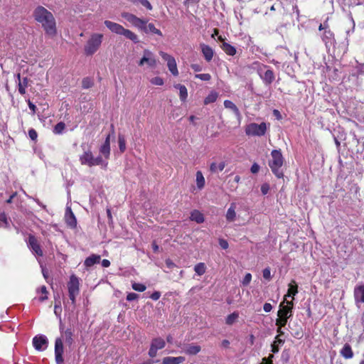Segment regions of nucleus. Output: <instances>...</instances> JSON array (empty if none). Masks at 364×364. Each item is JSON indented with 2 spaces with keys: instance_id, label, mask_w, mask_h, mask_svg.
I'll list each match as a JSON object with an SVG mask.
<instances>
[{
  "instance_id": "f257e3e1",
  "label": "nucleus",
  "mask_w": 364,
  "mask_h": 364,
  "mask_svg": "<svg viewBox=\"0 0 364 364\" xmlns=\"http://www.w3.org/2000/svg\"><path fill=\"white\" fill-rule=\"evenodd\" d=\"M34 20L41 26L45 33L50 38L57 35L56 21L53 14L42 6H38L33 12Z\"/></svg>"
},
{
  "instance_id": "f03ea898",
  "label": "nucleus",
  "mask_w": 364,
  "mask_h": 364,
  "mask_svg": "<svg viewBox=\"0 0 364 364\" xmlns=\"http://www.w3.org/2000/svg\"><path fill=\"white\" fill-rule=\"evenodd\" d=\"M104 24L111 32L124 36L134 43H138V36L132 31L124 28L122 25L109 20H105Z\"/></svg>"
},
{
  "instance_id": "7ed1b4c3",
  "label": "nucleus",
  "mask_w": 364,
  "mask_h": 364,
  "mask_svg": "<svg viewBox=\"0 0 364 364\" xmlns=\"http://www.w3.org/2000/svg\"><path fill=\"white\" fill-rule=\"evenodd\" d=\"M104 35L100 33H93L87 39L85 46L84 52L87 55H92L100 48Z\"/></svg>"
},
{
  "instance_id": "20e7f679",
  "label": "nucleus",
  "mask_w": 364,
  "mask_h": 364,
  "mask_svg": "<svg viewBox=\"0 0 364 364\" xmlns=\"http://www.w3.org/2000/svg\"><path fill=\"white\" fill-rule=\"evenodd\" d=\"M271 157L269 166L272 171L277 178H282L284 173L281 168L284 163V158L280 150H273L271 152Z\"/></svg>"
},
{
  "instance_id": "39448f33",
  "label": "nucleus",
  "mask_w": 364,
  "mask_h": 364,
  "mask_svg": "<svg viewBox=\"0 0 364 364\" xmlns=\"http://www.w3.org/2000/svg\"><path fill=\"white\" fill-rule=\"evenodd\" d=\"M80 162L82 165H86L89 167L100 166L103 168L107 166V161L104 160L102 156L94 157L92 151L89 149L80 156Z\"/></svg>"
},
{
  "instance_id": "423d86ee",
  "label": "nucleus",
  "mask_w": 364,
  "mask_h": 364,
  "mask_svg": "<svg viewBox=\"0 0 364 364\" xmlns=\"http://www.w3.org/2000/svg\"><path fill=\"white\" fill-rule=\"evenodd\" d=\"M254 65H257V73L259 77L266 85H270L274 80V74L270 69H267L268 67L266 65L255 63Z\"/></svg>"
},
{
  "instance_id": "0eeeda50",
  "label": "nucleus",
  "mask_w": 364,
  "mask_h": 364,
  "mask_svg": "<svg viewBox=\"0 0 364 364\" xmlns=\"http://www.w3.org/2000/svg\"><path fill=\"white\" fill-rule=\"evenodd\" d=\"M267 131V124L262 122L259 124L250 123L245 127V134L248 136H263Z\"/></svg>"
},
{
  "instance_id": "6e6552de",
  "label": "nucleus",
  "mask_w": 364,
  "mask_h": 364,
  "mask_svg": "<svg viewBox=\"0 0 364 364\" xmlns=\"http://www.w3.org/2000/svg\"><path fill=\"white\" fill-rule=\"evenodd\" d=\"M79 280L78 278L72 275L70 277V281L68 284V292L70 299L72 301L73 304L75 302V297L79 294Z\"/></svg>"
},
{
  "instance_id": "1a4fd4ad",
  "label": "nucleus",
  "mask_w": 364,
  "mask_h": 364,
  "mask_svg": "<svg viewBox=\"0 0 364 364\" xmlns=\"http://www.w3.org/2000/svg\"><path fill=\"white\" fill-rule=\"evenodd\" d=\"M159 55H161V57L162 58L163 60L166 61L167 67L168 68V70L171 72V73L173 76H178V70L177 68V64H176L175 58L172 55H171L164 51H160Z\"/></svg>"
},
{
  "instance_id": "9d476101",
  "label": "nucleus",
  "mask_w": 364,
  "mask_h": 364,
  "mask_svg": "<svg viewBox=\"0 0 364 364\" xmlns=\"http://www.w3.org/2000/svg\"><path fill=\"white\" fill-rule=\"evenodd\" d=\"M122 17L127 20L128 22H129L134 26L137 27L140 29H142L146 24V21L145 20H143L130 13L123 12L122 14Z\"/></svg>"
},
{
  "instance_id": "9b49d317",
  "label": "nucleus",
  "mask_w": 364,
  "mask_h": 364,
  "mask_svg": "<svg viewBox=\"0 0 364 364\" xmlns=\"http://www.w3.org/2000/svg\"><path fill=\"white\" fill-rule=\"evenodd\" d=\"M293 302L287 300H284L279 305V310L277 312V316H282L287 318L292 316Z\"/></svg>"
},
{
  "instance_id": "f8f14e48",
  "label": "nucleus",
  "mask_w": 364,
  "mask_h": 364,
  "mask_svg": "<svg viewBox=\"0 0 364 364\" xmlns=\"http://www.w3.org/2000/svg\"><path fill=\"white\" fill-rule=\"evenodd\" d=\"M144 64H147L150 68H155L156 65V60L153 53L147 49L144 50L143 57L139 62V66H143Z\"/></svg>"
},
{
  "instance_id": "ddd939ff",
  "label": "nucleus",
  "mask_w": 364,
  "mask_h": 364,
  "mask_svg": "<svg viewBox=\"0 0 364 364\" xmlns=\"http://www.w3.org/2000/svg\"><path fill=\"white\" fill-rule=\"evenodd\" d=\"M165 341L161 338H154L151 341L150 349L149 350V355L154 358L157 355L158 350H161L165 347Z\"/></svg>"
},
{
  "instance_id": "4468645a",
  "label": "nucleus",
  "mask_w": 364,
  "mask_h": 364,
  "mask_svg": "<svg viewBox=\"0 0 364 364\" xmlns=\"http://www.w3.org/2000/svg\"><path fill=\"white\" fill-rule=\"evenodd\" d=\"M48 339L43 335L36 336L33 338V347L38 351L46 350L48 347Z\"/></svg>"
},
{
  "instance_id": "2eb2a0df",
  "label": "nucleus",
  "mask_w": 364,
  "mask_h": 364,
  "mask_svg": "<svg viewBox=\"0 0 364 364\" xmlns=\"http://www.w3.org/2000/svg\"><path fill=\"white\" fill-rule=\"evenodd\" d=\"M63 344L60 338H57L55 341V357L57 364H62L63 363Z\"/></svg>"
},
{
  "instance_id": "dca6fc26",
  "label": "nucleus",
  "mask_w": 364,
  "mask_h": 364,
  "mask_svg": "<svg viewBox=\"0 0 364 364\" xmlns=\"http://www.w3.org/2000/svg\"><path fill=\"white\" fill-rule=\"evenodd\" d=\"M238 208V203L236 202H232L230 204L229 208L227 210L225 214L226 220L229 223H232L236 220L237 218V213L236 210Z\"/></svg>"
},
{
  "instance_id": "f3484780",
  "label": "nucleus",
  "mask_w": 364,
  "mask_h": 364,
  "mask_svg": "<svg viewBox=\"0 0 364 364\" xmlns=\"http://www.w3.org/2000/svg\"><path fill=\"white\" fill-rule=\"evenodd\" d=\"M28 244L29 247L33 252V253H35L38 256L43 255V251L41 248V246L37 239L33 235H29Z\"/></svg>"
},
{
  "instance_id": "a211bd4d",
  "label": "nucleus",
  "mask_w": 364,
  "mask_h": 364,
  "mask_svg": "<svg viewBox=\"0 0 364 364\" xmlns=\"http://www.w3.org/2000/svg\"><path fill=\"white\" fill-rule=\"evenodd\" d=\"M110 136L111 134H109L107 136L105 142L100 148V153L105 157L106 161L110 155Z\"/></svg>"
},
{
  "instance_id": "6ab92c4d",
  "label": "nucleus",
  "mask_w": 364,
  "mask_h": 364,
  "mask_svg": "<svg viewBox=\"0 0 364 364\" xmlns=\"http://www.w3.org/2000/svg\"><path fill=\"white\" fill-rule=\"evenodd\" d=\"M65 218V222H66L67 225L70 228H75L76 227L77 220H76L74 213H73V211L70 207H67V208H66Z\"/></svg>"
},
{
  "instance_id": "aec40b11",
  "label": "nucleus",
  "mask_w": 364,
  "mask_h": 364,
  "mask_svg": "<svg viewBox=\"0 0 364 364\" xmlns=\"http://www.w3.org/2000/svg\"><path fill=\"white\" fill-rule=\"evenodd\" d=\"M218 39L223 42L221 48L227 55L233 56L236 54V49L234 46L226 42H224V40L221 36H220Z\"/></svg>"
},
{
  "instance_id": "412c9836",
  "label": "nucleus",
  "mask_w": 364,
  "mask_h": 364,
  "mask_svg": "<svg viewBox=\"0 0 364 364\" xmlns=\"http://www.w3.org/2000/svg\"><path fill=\"white\" fill-rule=\"evenodd\" d=\"M186 360L185 357L178 356V357H165L162 360V364H181Z\"/></svg>"
},
{
  "instance_id": "4be33fe9",
  "label": "nucleus",
  "mask_w": 364,
  "mask_h": 364,
  "mask_svg": "<svg viewBox=\"0 0 364 364\" xmlns=\"http://www.w3.org/2000/svg\"><path fill=\"white\" fill-rule=\"evenodd\" d=\"M200 48H201V51L203 53V55L205 59L208 62H210L213 59V54H214L213 50L209 46L205 45V44H201Z\"/></svg>"
},
{
  "instance_id": "5701e85b",
  "label": "nucleus",
  "mask_w": 364,
  "mask_h": 364,
  "mask_svg": "<svg viewBox=\"0 0 364 364\" xmlns=\"http://www.w3.org/2000/svg\"><path fill=\"white\" fill-rule=\"evenodd\" d=\"M354 296L357 303H364V285H360L355 288Z\"/></svg>"
},
{
  "instance_id": "b1692460",
  "label": "nucleus",
  "mask_w": 364,
  "mask_h": 364,
  "mask_svg": "<svg viewBox=\"0 0 364 364\" xmlns=\"http://www.w3.org/2000/svg\"><path fill=\"white\" fill-rule=\"evenodd\" d=\"M101 257L97 255H91L90 257H87L84 262V265L86 267H90L95 264H97L100 262Z\"/></svg>"
},
{
  "instance_id": "393cba45",
  "label": "nucleus",
  "mask_w": 364,
  "mask_h": 364,
  "mask_svg": "<svg viewBox=\"0 0 364 364\" xmlns=\"http://www.w3.org/2000/svg\"><path fill=\"white\" fill-rule=\"evenodd\" d=\"M298 293V286L294 280H292L289 284V289L287 294L284 296V300H287V296H294Z\"/></svg>"
},
{
  "instance_id": "a878e982",
  "label": "nucleus",
  "mask_w": 364,
  "mask_h": 364,
  "mask_svg": "<svg viewBox=\"0 0 364 364\" xmlns=\"http://www.w3.org/2000/svg\"><path fill=\"white\" fill-rule=\"evenodd\" d=\"M224 106L226 109H229L230 110H232L234 114H235V116L238 118V119H240L241 117V114H240V112L239 111V109L237 107V106L230 100H225L224 101Z\"/></svg>"
},
{
  "instance_id": "bb28decb",
  "label": "nucleus",
  "mask_w": 364,
  "mask_h": 364,
  "mask_svg": "<svg viewBox=\"0 0 364 364\" xmlns=\"http://www.w3.org/2000/svg\"><path fill=\"white\" fill-rule=\"evenodd\" d=\"M17 77L18 80V92L21 95H24L26 93V89L28 85V80L27 77H24L21 80L19 73L17 75Z\"/></svg>"
},
{
  "instance_id": "cd10ccee",
  "label": "nucleus",
  "mask_w": 364,
  "mask_h": 364,
  "mask_svg": "<svg viewBox=\"0 0 364 364\" xmlns=\"http://www.w3.org/2000/svg\"><path fill=\"white\" fill-rule=\"evenodd\" d=\"M200 350L201 348L200 346L189 344L186 347L184 352L188 355H196L200 351Z\"/></svg>"
},
{
  "instance_id": "c85d7f7f",
  "label": "nucleus",
  "mask_w": 364,
  "mask_h": 364,
  "mask_svg": "<svg viewBox=\"0 0 364 364\" xmlns=\"http://www.w3.org/2000/svg\"><path fill=\"white\" fill-rule=\"evenodd\" d=\"M196 182L198 190H201L204 188L205 181L200 171H198L196 173Z\"/></svg>"
},
{
  "instance_id": "c756f323",
  "label": "nucleus",
  "mask_w": 364,
  "mask_h": 364,
  "mask_svg": "<svg viewBox=\"0 0 364 364\" xmlns=\"http://www.w3.org/2000/svg\"><path fill=\"white\" fill-rule=\"evenodd\" d=\"M190 218L191 220L195 221L197 223H202L204 222L203 215L197 210H194L191 212Z\"/></svg>"
},
{
  "instance_id": "7c9ffc66",
  "label": "nucleus",
  "mask_w": 364,
  "mask_h": 364,
  "mask_svg": "<svg viewBox=\"0 0 364 364\" xmlns=\"http://www.w3.org/2000/svg\"><path fill=\"white\" fill-rule=\"evenodd\" d=\"M174 87L179 90V97L181 101L184 102L186 100L188 97V90L185 85L177 84Z\"/></svg>"
},
{
  "instance_id": "2f4dec72",
  "label": "nucleus",
  "mask_w": 364,
  "mask_h": 364,
  "mask_svg": "<svg viewBox=\"0 0 364 364\" xmlns=\"http://www.w3.org/2000/svg\"><path fill=\"white\" fill-rule=\"evenodd\" d=\"M341 354L345 358L349 359L353 356L351 347L348 344H346L341 350Z\"/></svg>"
},
{
  "instance_id": "473e14b6",
  "label": "nucleus",
  "mask_w": 364,
  "mask_h": 364,
  "mask_svg": "<svg viewBox=\"0 0 364 364\" xmlns=\"http://www.w3.org/2000/svg\"><path fill=\"white\" fill-rule=\"evenodd\" d=\"M218 97V93L215 91H211L204 100V105H208L215 102Z\"/></svg>"
},
{
  "instance_id": "72a5a7b5",
  "label": "nucleus",
  "mask_w": 364,
  "mask_h": 364,
  "mask_svg": "<svg viewBox=\"0 0 364 364\" xmlns=\"http://www.w3.org/2000/svg\"><path fill=\"white\" fill-rule=\"evenodd\" d=\"M145 32H151L158 36H162V33L160 30L156 28L153 23H149L147 26H144L142 28Z\"/></svg>"
},
{
  "instance_id": "f704fd0d",
  "label": "nucleus",
  "mask_w": 364,
  "mask_h": 364,
  "mask_svg": "<svg viewBox=\"0 0 364 364\" xmlns=\"http://www.w3.org/2000/svg\"><path fill=\"white\" fill-rule=\"evenodd\" d=\"M284 341L279 338V336H277L274 343L272 344V351L274 353L279 352V346L283 344Z\"/></svg>"
},
{
  "instance_id": "c9c22d12",
  "label": "nucleus",
  "mask_w": 364,
  "mask_h": 364,
  "mask_svg": "<svg viewBox=\"0 0 364 364\" xmlns=\"http://www.w3.org/2000/svg\"><path fill=\"white\" fill-rule=\"evenodd\" d=\"M194 270L198 276H201L205 274V272L206 271V266H205V263L200 262V263L197 264L196 265H195Z\"/></svg>"
},
{
  "instance_id": "e433bc0d",
  "label": "nucleus",
  "mask_w": 364,
  "mask_h": 364,
  "mask_svg": "<svg viewBox=\"0 0 364 364\" xmlns=\"http://www.w3.org/2000/svg\"><path fill=\"white\" fill-rule=\"evenodd\" d=\"M225 166L224 162H220V164H216L215 162L212 163L210 166V170L212 172H217L218 171H222Z\"/></svg>"
},
{
  "instance_id": "4c0bfd02",
  "label": "nucleus",
  "mask_w": 364,
  "mask_h": 364,
  "mask_svg": "<svg viewBox=\"0 0 364 364\" xmlns=\"http://www.w3.org/2000/svg\"><path fill=\"white\" fill-rule=\"evenodd\" d=\"M37 294H41L42 296L38 298V300L40 301H44L48 299V291L46 286L41 287L38 289L36 291Z\"/></svg>"
},
{
  "instance_id": "58836bf2",
  "label": "nucleus",
  "mask_w": 364,
  "mask_h": 364,
  "mask_svg": "<svg viewBox=\"0 0 364 364\" xmlns=\"http://www.w3.org/2000/svg\"><path fill=\"white\" fill-rule=\"evenodd\" d=\"M239 317V314L237 312H233L232 314L228 315L226 318L225 322L228 325L233 324Z\"/></svg>"
},
{
  "instance_id": "ea45409f",
  "label": "nucleus",
  "mask_w": 364,
  "mask_h": 364,
  "mask_svg": "<svg viewBox=\"0 0 364 364\" xmlns=\"http://www.w3.org/2000/svg\"><path fill=\"white\" fill-rule=\"evenodd\" d=\"M132 287L134 290L140 291V292L144 291L146 289V287L144 284H141V283H136V282L132 283Z\"/></svg>"
},
{
  "instance_id": "a19ab883",
  "label": "nucleus",
  "mask_w": 364,
  "mask_h": 364,
  "mask_svg": "<svg viewBox=\"0 0 364 364\" xmlns=\"http://www.w3.org/2000/svg\"><path fill=\"white\" fill-rule=\"evenodd\" d=\"M119 147L121 152H124L126 149V141L122 135L118 137Z\"/></svg>"
},
{
  "instance_id": "79ce46f5",
  "label": "nucleus",
  "mask_w": 364,
  "mask_h": 364,
  "mask_svg": "<svg viewBox=\"0 0 364 364\" xmlns=\"http://www.w3.org/2000/svg\"><path fill=\"white\" fill-rule=\"evenodd\" d=\"M0 227H9V221L5 213H0Z\"/></svg>"
},
{
  "instance_id": "37998d69",
  "label": "nucleus",
  "mask_w": 364,
  "mask_h": 364,
  "mask_svg": "<svg viewBox=\"0 0 364 364\" xmlns=\"http://www.w3.org/2000/svg\"><path fill=\"white\" fill-rule=\"evenodd\" d=\"M133 3L139 2L148 10H152V6L148 0H131Z\"/></svg>"
},
{
  "instance_id": "c03bdc74",
  "label": "nucleus",
  "mask_w": 364,
  "mask_h": 364,
  "mask_svg": "<svg viewBox=\"0 0 364 364\" xmlns=\"http://www.w3.org/2000/svg\"><path fill=\"white\" fill-rule=\"evenodd\" d=\"M65 127V126L63 122H59L55 126L53 132L55 134H61L64 130Z\"/></svg>"
},
{
  "instance_id": "a18cd8bd",
  "label": "nucleus",
  "mask_w": 364,
  "mask_h": 364,
  "mask_svg": "<svg viewBox=\"0 0 364 364\" xmlns=\"http://www.w3.org/2000/svg\"><path fill=\"white\" fill-rule=\"evenodd\" d=\"M278 318L276 320V325L279 327H284L287 323V319L282 316H278Z\"/></svg>"
},
{
  "instance_id": "49530a36",
  "label": "nucleus",
  "mask_w": 364,
  "mask_h": 364,
  "mask_svg": "<svg viewBox=\"0 0 364 364\" xmlns=\"http://www.w3.org/2000/svg\"><path fill=\"white\" fill-rule=\"evenodd\" d=\"M65 336L66 343L69 345H72L73 342L72 331L70 329L66 330L65 331Z\"/></svg>"
},
{
  "instance_id": "de8ad7c7",
  "label": "nucleus",
  "mask_w": 364,
  "mask_h": 364,
  "mask_svg": "<svg viewBox=\"0 0 364 364\" xmlns=\"http://www.w3.org/2000/svg\"><path fill=\"white\" fill-rule=\"evenodd\" d=\"M92 85H93V82L89 77L84 78L82 81V87L85 89L91 87L92 86Z\"/></svg>"
},
{
  "instance_id": "09e8293b",
  "label": "nucleus",
  "mask_w": 364,
  "mask_h": 364,
  "mask_svg": "<svg viewBox=\"0 0 364 364\" xmlns=\"http://www.w3.org/2000/svg\"><path fill=\"white\" fill-rule=\"evenodd\" d=\"M195 77L203 81H209L211 79V75L208 73L196 74Z\"/></svg>"
},
{
  "instance_id": "8fccbe9b",
  "label": "nucleus",
  "mask_w": 364,
  "mask_h": 364,
  "mask_svg": "<svg viewBox=\"0 0 364 364\" xmlns=\"http://www.w3.org/2000/svg\"><path fill=\"white\" fill-rule=\"evenodd\" d=\"M151 82L155 85H163L164 80L160 77H154L151 80Z\"/></svg>"
},
{
  "instance_id": "3c124183",
  "label": "nucleus",
  "mask_w": 364,
  "mask_h": 364,
  "mask_svg": "<svg viewBox=\"0 0 364 364\" xmlns=\"http://www.w3.org/2000/svg\"><path fill=\"white\" fill-rule=\"evenodd\" d=\"M252 280V274L250 273H247L242 281V284L243 286H247L250 284Z\"/></svg>"
},
{
  "instance_id": "603ef678",
  "label": "nucleus",
  "mask_w": 364,
  "mask_h": 364,
  "mask_svg": "<svg viewBox=\"0 0 364 364\" xmlns=\"http://www.w3.org/2000/svg\"><path fill=\"white\" fill-rule=\"evenodd\" d=\"M262 276L264 279H267V280H270L271 278H272V276H271V271H270V269L269 267H267L265 269H263L262 271Z\"/></svg>"
},
{
  "instance_id": "864d4df0",
  "label": "nucleus",
  "mask_w": 364,
  "mask_h": 364,
  "mask_svg": "<svg viewBox=\"0 0 364 364\" xmlns=\"http://www.w3.org/2000/svg\"><path fill=\"white\" fill-rule=\"evenodd\" d=\"M28 136L32 140H36L37 139L38 134L35 129H31L28 131Z\"/></svg>"
},
{
  "instance_id": "5fc2aeb1",
  "label": "nucleus",
  "mask_w": 364,
  "mask_h": 364,
  "mask_svg": "<svg viewBox=\"0 0 364 364\" xmlns=\"http://www.w3.org/2000/svg\"><path fill=\"white\" fill-rule=\"evenodd\" d=\"M269 190V186L267 183H264L261 186V192L263 195H266Z\"/></svg>"
},
{
  "instance_id": "6e6d98bb",
  "label": "nucleus",
  "mask_w": 364,
  "mask_h": 364,
  "mask_svg": "<svg viewBox=\"0 0 364 364\" xmlns=\"http://www.w3.org/2000/svg\"><path fill=\"white\" fill-rule=\"evenodd\" d=\"M333 33L331 31H325L324 33H323V39L325 40V39H328V40H330L333 38Z\"/></svg>"
},
{
  "instance_id": "4d7b16f0",
  "label": "nucleus",
  "mask_w": 364,
  "mask_h": 364,
  "mask_svg": "<svg viewBox=\"0 0 364 364\" xmlns=\"http://www.w3.org/2000/svg\"><path fill=\"white\" fill-rule=\"evenodd\" d=\"M138 294H135V293H129L127 296V301H133V300H135L138 298Z\"/></svg>"
},
{
  "instance_id": "13d9d810",
  "label": "nucleus",
  "mask_w": 364,
  "mask_h": 364,
  "mask_svg": "<svg viewBox=\"0 0 364 364\" xmlns=\"http://www.w3.org/2000/svg\"><path fill=\"white\" fill-rule=\"evenodd\" d=\"M161 296V293L159 291H154L151 296L150 298L154 301L158 300Z\"/></svg>"
},
{
  "instance_id": "bf43d9fd",
  "label": "nucleus",
  "mask_w": 364,
  "mask_h": 364,
  "mask_svg": "<svg viewBox=\"0 0 364 364\" xmlns=\"http://www.w3.org/2000/svg\"><path fill=\"white\" fill-rule=\"evenodd\" d=\"M219 244L220 247L224 250H226L228 247V243L225 240H220Z\"/></svg>"
},
{
  "instance_id": "052dcab7",
  "label": "nucleus",
  "mask_w": 364,
  "mask_h": 364,
  "mask_svg": "<svg viewBox=\"0 0 364 364\" xmlns=\"http://www.w3.org/2000/svg\"><path fill=\"white\" fill-rule=\"evenodd\" d=\"M263 309L265 312H270L272 309V306L269 303H265L264 304Z\"/></svg>"
},
{
  "instance_id": "680f3d73",
  "label": "nucleus",
  "mask_w": 364,
  "mask_h": 364,
  "mask_svg": "<svg viewBox=\"0 0 364 364\" xmlns=\"http://www.w3.org/2000/svg\"><path fill=\"white\" fill-rule=\"evenodd\" d=\"M259 170V166L257 164H254L251 167V172L252 173H257Z\"/></svg>"
},
{
  "instance_id": "e2e57ef3",
  "label": "nucleus",
  "mask_w": 364,
  "mask_h": 364,
  "mask_svg": "<svg viewBox=\"0 0 364 364\" xmlns=\"http://www.w3.org/2000/svg\"><path fill=\"white\" fill-rule=\"evenodd\" d=\"M191 67L195 72H200L202 70L201 66L198 64H192Z\"/></svg>"
},
{
  "instance_id": "0e129e2a",
  "label": "nucleus",
  "mask_w": 364,
  "mask_h": 364,
  "mask_svg": "<svg viewBox=\"0 0 364 364\" xmlns=\"http://www.w3.org/2000/svg\"><path fill=\"white\" fill-rule=\"evenodd\" d=\"M166 264L167 267L169 269H172L173 267H175V264L170 259H167L166 260Z\"/></svg>"
},
{
  "instance_id": "69168bd1",
  "label": "nucleus",
  "mask_w": 364,
  "mask_h": 364,
  "mask_svg": "<svg viewBox=\"0 0 364 364\" xmlns=\"http://www.w3.org/2000/svg\"><path fill=\"white\" fill-rule=\"evenodd\" d=\"M102 265L104 267H108L110 265V262L108 259H103L102 261Z\"/></svg>"
},
{
  "instance_id": "338daca9",
  "label": "nucleus",
  "mask_w": 364,
  "mask_h": 364,
  "mask_svg": "<svg viewBox=\"0 0 364 364\" xmlns=\"http://www.w3.org/2000/svg\"><path fill=\"white\" fill-rule=\"evenodd\" d=\"M61 311V308L60 306V305H58V304H55V307H54V312L56 315L58 314V313H60Z\"/></svg>"
},
{
  "instance_id": "774afa93",
  "label": "nucleus",
  "mask_w": 364,
  "mask_h": 364,
  "mask_svg": "<svg viewBox=\"0 0 364 364\" xmlns=\"http://www.w3.org/2000/svg\"><path fill=\"white\" fill-rule=\"evenodd\" d=\"M260 364H273L272 361H268V358H262V363Z\"/></svg>"
}]
</instances>
